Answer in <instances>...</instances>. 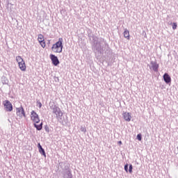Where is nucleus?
<instances>
[{
    "label": "nucleus",
    "instance_id": "nucleus-1",
    "mask_svg": "<svg viewBox=\"0 0 178 178\" xmlns=\"http://www.w3.org/2000/svg\"><path fill=\"white\" fill-rule=\"evenodd\" d=\"M31 120L33 122L34 127L37 130H42V122H41L40 124H37L38 123H40V116L38 114L35 112V111H32L31 112Z\"/></svg>",
    "mask_w": 178,
    "mask_h": 178
},
{
    "label": "nucleus",
    "instance_id": "nucleus-2",
    "mask_svg": "<svg viewBox=\"0 0 178 178\" xmlns=\"http://www.w3.org/2000/svg\"><path fill=\"white\" fill-rule=\"evenodd\" d=\"M51 51L54 54H60L63 51V38H58V41L51 47Z\"/></svg>",
    "mask_w": 178,
    "mask_h": 178
},
{
    "label": "nucleus",
    "instance_id": "nucleus-3",
    "mask_svg": "<svg viewBox=\"0 0 178 178\" xmlns=\"http://www.w3.org/2000/svg\"><path fill=\"white\" fill-rule=\"evenodd\" d=\"M16 61L18 63V66L20 70H22V72H26L27 67L26 66V62H24L23 58H22L20 56H18L16 57Z\"/></svg>",
    "mask_w": 178,
    "mask_h": 178
},
{
    "label": "nucleus",
    "instance_id": "nucleus-4",
    "mask_svg": "<svg viewBox=\"0 0 178 178\" xmlns=\"http://www.w3.org/2000/svg\"><path fill=\"white\" fill-rule=\"evenodd\" d=\"M3 105L6 112H12L13 111V106L9 100H5L3 102Z\"/></svg>",
    "mask_w": 178,
    "mask_h": 178
},
{
    "label": "nucleus",
    "instance_id": "nucleus-5",
    "mask_svg": "<svg viewBox=\"0 0 178 178\" xmlns=\"http://www.w3.org/2000/svg\"><path fill=\"white\" fill-rule=\"evenodd\" d=\"M16 115L19 119H22V118H26V113L24 112V108L23 107L20 106L19 108H16Z\"/></svg>",
    "mask_w": 178,
    "mask_h": 178
},
{
    "label": "nucleus",
    "instance_id": "nucleus-6",
    "mask_svg": "<svg viewBox=\"0 0 178 178\" xmlns=\"http://www.w3.org/2000/svg\"><path fill=\"white\" fill-rule=\"evenodd\" d=\"M38 41L41 45L42 48H45V47H47V44H45V39L44 38V35L39 34L38 35Z\"/></svg>",
    "mask_w": 178,
    "mask_h": 178
},
{
    "label": "nucleus",
    "instance_id": "nucleus-7",
    "mask_svg": "<svg viewBox=\"0 0 178 178\" xmlns=\"http://www.w3.org/2000/svg\"><path fill=\"white\" fill-rule=\"evenodd\" d=\"M49 58L54 66H58L59 64V59H58V57L54 54H50Z\"/></svg>",
    "mask_w": 178,
    "mask_h": 178
},
{
    "label": "nucleus",
    "instance_id": "nucleus-8",
    "mask_svg": "<svg viewBox=\"0 0 178 178\" xmlns=\"http://www.w3.org/2000/svg\"><path fill=\"white\" fill-rule=\"evenodd\" d=\"M163 80L166 84H169V83H172V78L168 73H165L163 75Z\"/></svg>",
    "mask_w": 178,
    "mask_h": 178
},
{
    "label": "nucleus",
    "instance_id": "nucleus-9",
    "mask_svg": "<svg viewBox=\"0 0 178 178\" xmlns=\"http://www.w3.org/2000/svg\"><path fill=\"white\" fill-rule=\"evenodd\" d=\"M53 113H55V115H56L57 118L58 116H63V115L62 111H60V108H59L58 107H54L53 108Z\"/></svg>",
    "mask_w": 178,
    "mask_h": 178
},
{
    "label": "nucleus",
    "instance_id": "nucleus-10",
    "mask_svg": "<svg viewBox=\"0 0 178 178\" xmlns=\"http://www.w3.org/2000/svg\"><path fill=\"white\" fill-rule=\"evenodd\" d=\"M122 115L126 122H130V120H131V114H130V113H123Z\"/></svg>",
    "mask_w": 178,
    "mask_h": 178
},
{
    "label": "nucleus",
    "instance_id": "nucleus-11",
    "mask_svg": "<svg viewBox=\"0 0 178 178\" xmlns=\"http://www.w3.org/2000/svg\"><path fill=\"white\" fill-rule=\"evenodd\" d=\"M38 147L39 149V152L44 156H47V154H45V150L42 148V146H41V144L38 143Z\"/></svg>",
    "mask_w": 178,
    "mask_h": 178
},
{
    "label": "nucleus",
    "instance_id": "nucleus-12",
    "mask_svg": "<svg viewBox=\"0 0 178 178\" xmlns=\"http://www.w3.org/2000/svg\"><path fill=\"white\" fill-rule=\"evenodd\" d=\"M123 34H124V38H127V40H130V32L129 31L125 29Z\"/></svg>",
    "mask_w": 178,
    "mask_h": 178
},
{
    "label": "nucleus",
    "instance_id": "nucleus-13",
    "mask_svg": "<svg viewBox=\"0 0 178 178\" xmlns=\"http://www.w3.org/2000/svg\"><path fill=\"white\" fill-rule=\"evenodd\" d=\"M152 69L154 72H158V69L159 67V65H158L156 63H152Z\"/></svg>",
    "mask_w": 178,
    "mask_h": 178
},
{
    "label": "nucleus",
    "instance_id": "nucleus-14",
    "mask_svg": "<svg viewBox=\"0 0 178 178\" xmlns=\"http://www.w3.org/2000/svg\"><path fill=\"white\" fill-rule=\"evenodd\" d=\"M177 29V23L173 22L172 23V30H176Z\"/></svg>",
    "mask_w": 178,
    "mask_h": 178
},
{
    "label": "nucleus",
    "instance_id": "nucleus-15",
    "mask_svg": "<svg viewBox=\"0 0 178 178\" xmlns=\"http://www.w3.org/2000/svg\"><path fill=\"white\" fill-rule=\"evenodd\" d=\"M37 106H38V108H42V104H41L40 102H37Z\"/></svg>",
    "mask_w": 178,
    "mask_h": 178
},
{
    "label": "nucleus",
    "instance_id": "nucleus-16",
    "mask_svg": "<svg viewBox=\"0 0 178 178\" xmlns=\"http://www.w3.org/2000/svg\"><path fill=\"white\" fill-rule=\"evenodd\" d=\"M128 169H129V165L127 164L124 165V170H125V172H127H127H129Z\"/></svg>",
    "mask_w": 178,
    "mask_h": 178
},
{
    "label": "nucleus",
    "instance_id": "nucleus-17",
    "mask_svg": "<svg viewBox=\"0 0 178 178\" xmlns=\"http://www.w3.org/2000/svg\"><path fill=\"white\" fill-rule=\"evenodd\" d=\"M129 173H131L133 172V165H129Z\"/></svg>",
    "mask_w": 178,
    "mask_h": 178
},
{
    "label": "nucleus",
    "instance_id": "nucleus-18",
    "mask_svg": "<svg viewBox=\"0 0 178 178\" xmlns=\"http://www.w3.org/2000/svg\"><path fill=\"white\" fill-rule=\"evenodd\" d=\"M137 139H138L139 141H141L142 138H141L140 134H139L137 135Z\"/></svg>",
    "mask_w": 178,
    "mask_h": 178
},
{
    "label": "nucleus",
    "instance_id": "nucleus-19",
    "mask_svg": "<svg viewBox=\"0 0 178 178\" xmlns=\"http://www.w3.org/2000/svg\"><path fill=\"white\" fill-rule=\"evenodd\" d=\"M118 144L119 145H122V141L121 140L118 141Z\"/></svg>",
    "mask_w": 178,
    "mask_h": 178
}]
</instances>
